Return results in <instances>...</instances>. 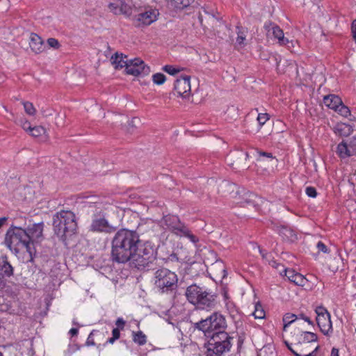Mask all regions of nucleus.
<instances>
[{
	"label": "nucleus",
	"instance_id": "obj_30",
	"mask_svg": "<svg viewBox=\"0 0 356 356\" xmlns=\"http://www.w3.org/2000/svg\"><path fill=\"white\" fill-rule=\"evenodd\" d=\"M163 70L166 73L175 76L183 70L182 67L167 65L163 66Z\"/></svg>",
	"mask_w": 356,
	"mask_h": 356
},
{
	"label": "nucleus",
	"instance_id": "obj_40",
	"mask_svg": "<svg viewBox=\"0 0 356 356\" xmlns=\"http://www.w3.org/2000/svg\"><path fill=\"white\" fill-rule=\"evenodd\" d=\"M17 124L27 133L29 131V130L31 129V124L30 122L24 119V118H22V119H20Z\"/></svg>",
	"mask_w": 356,
	"mask_h": 356
},
{
	"label": "nucleus",
	"instance_id": "obj_4",
	"mask_svg": "<svg viewBox=\"0 0 356 356\" xmlns=\"http://www.w3.org/2000/svg\"><path fill=\"white\" fill-rule=\"evenodd\" d=\"M186 296L191 304L200 309H207L214 304V296L204 287L196 284H192L186 289Z\"/></svg>",
	"mask_w": 356,
	"mask_h": 356
},
{
	"label": "nucleus",
	"instance_id": "obj_32",
	"mask_svg": "<svg viewBox=\"0 0 356 356\" xmlns=\"http://www.w3.org/2000/svg\"><path fill=\"white\" fill-rule=\"evenodd\" d=\"M22 104L24 106V111L26 114L33 116L36 113V109L33 105L32 103L29 102H23Z\"/></svg>",
	"mask_w": 356,
	"mask_h": 356
},
{
	"label": "nucleus",
	"instance_id": "obj_52",
	"mask_svg": "<svg viewBox=\"0 0 356 356\" xmlns=\"http://www.w3.org/2000/svg\"><path fill=\"white\" fill-rule=\"evenodd\" d=\"M69 333L72 335V336H75L78 333V329L77 328H71L69 331Z\"/></svg>",
	"mask_w": 356,
	"mask_h": 356
},
{
	"label": "nucleus",
	"instance_id": "obj_36",
	"mask_svg": "<svg viewBox=\"0 0 356 356\" xmlns=\"http://www.w3.org/2000/svg\"><path fill=\"white\" fill-rule=\"evenodd\" d=\"M259 155L261 158H260L261 161H265V159H269L270 161L272 163V165H277V159L274 158L270 153L267 152H259Z\"/></svg>",
	"mask_w": 356,
	"mask_h": 356
},
{
	"label": "nucleus",
	"instance_id": "obj_29",
	"mask_svg": "<svg viewBox=\"0 0 356 356\" xmlns=\"http://www.w3.org/2000/svg\"><path fill=\"white\" fill-rule=\"evenodd\" d=\"M297 318H298V317L296 316V315H295L293 314L289 313V314H285L283 317V323H284L283 331L286 332L287 327H289V325H291L292 323H293Z\"/></svg>",
	"mask_w": 356,
	"mask_h": 356
},
{
	"label": "nucleus",
	"instance_id": "obj_31",
	"mask_svg": "<svg viewBox=\"0 0 356 356\" xmlns=\"http://www.w3.org/2000/svg\"><path fill=\"white\" fill-rule=\"evenodd\" d=\"M252 315L255 318L262 319L265 317V312L260 305V303L257 302L254 305V311L252 313Z\"/></svg>",
	"mask_w": 356,
	"mask_h": 356
},
{
	"label": "nucleus",
	"instance_id": "obj_5",
	"mask_svg": "<svg viewBox=\"0 0 356 356\" xmlns=\"http://www.w3.org/2000/svg\"><path fill=\"white\" fill-rule=\"evenodd\" d=\"M227 323L224 316L219 313H213L208 318L195 324V327L204 332L207 337H211L218 332H225Z\"/></svg>",
	"mask_w": 356,
	"mask_h": 356
},
{
	"label": "nucleus",
	"instance_id": "obj_18",
	"mask_svg": "<svg viewBox=\"0 0 356 356\" xmlns=\"http://www.w3.org/2000/svg\"><path fill=\"white\" fill-rule=\"evenodd\" d=\"M110 11L114 14H121L128 13L130 6L122 0H113L108 3Z\"/></svg>",
	"mask_w": 356,
	"mask_h": 356
},
{
	"label": "nucleus",
	"instance_id": "obj_44",
	"mask_svg": "<svg viewBox=\"0 0 356 356\" xmlns=\"http://www.w3.org/2000/svg\"><path fill=\"white\" fill-rule=\"evenodd\" d=\"M214 268H219L221 270V275L222 277H225L226 276V271L225 268L221 262L216 263V264L213 266Z\"/></svg>",
	"mask_w": 356,
	"mask_h": 356
},
{
	"label": "nucleus",
	"instance_id": "obj_10",
	"mask_svg": "<svg viewBox=\"0 0 356 356\" xmlns=\"http://www.w3.org/2000/svg\"><path fill=\"white\" fill-rule=\"evenodd\" d=\"M336 154L342 161L356 156V136L343 139L336 147Z\"/></svg>",
	"mask_w": 356,
	"mask_h": 356
},
{
	"label": "nucleus",
	"instance_id": "obj_11",
	"mask_svg": "<svg viewBox=\"0 0 356 356\" xmlns=\"http://www.w3.org/2000/svg\"><path fill=\"white\" fill-rule=\"evenodd\" d=\"M317 324L323 334L330 335L332 333V323L331 316L327 309L323 306H318L315 309Z\"/></svg>",
	"mask_w": 356,
	"mask_h": 356
},
{
	"label": "nucleus",
	"instance_id": "obj_21",
	"mask_svg": "<svg viewBox=\"0 0 356 356\" xmlns=\"http://www.w3.org/2000/svg\"><path fill=\"white\" fill-rule=\"evenodd\" d=\"M334 134L341 137H347L350 135L353 129L352 127L346 123H338L333 128Z\"/></svg>",
	"mask_w": 356,
	"mask_h": 356
},
{
	"label": "nucleus",
	"instance_id": "obj_26",
	"mask_svg": "<svg viewBox=\"0 0 356 356\" xmlns=\"http://www.w3.org/2000/svg\"><path fill=\"white\" fill-rule=\"evenodd\" d=\"M258 356H276L275 348L273 345H266L260 349Z\"/></svg>",
	"mask_w": 356,
	"mask_h": 356
},
{
	"label": "nucleus",
	"instance_id": "obj_41",
	"mask_svg": "<svg viewBox=\"0 0 356 356\" xmlns=\"http://www.w3.org/2000/svg\"><path fill=\"white\" fill-rule=\"evenodd\" d=\"M257 120L259 125L262 126L269 120V115L267 113H259Z\"/></svg>",
	"mask_w": 356,
	"mask_h": 356
},
{
	"label": "nucleus",
	"instance_id": "obj_25",
	"mask_svg": "<svg viewBox=\"0 0 356 356\" xmlns=\"http://www.w3.org/2000/svg\"><path fill=\"white\" fill-rule=\"evenodd\" d=\"M132 339L139 346L145 345L147 342V337L142 331L132 332Z\"/></svg>",
	"mask_w": 356,
	"mask_h": 356
},
{
	"label": "nucleus",
	"instance_id": "obj_39",
	"mask_svg": "<svg viewBox=\"0 0 356 356\" xmlns=\"http://www.w3.org/2000/svg\"><path fill=\"white\" fill-rule=\"evenodd\" d=\"M293 282L298 286H304L307 282V280L301 274L298 273V275H295L294 280Z\"/></svg>",
	"mask_w": 356,
	"mask_h": 356
},
{
	"label": "nucleus",
	"instance_id": "obj_15",
	"mask_svg": "<svg viewBox=\"0 0 356 356\" xmlns=\"http://www.w3.org/2000/svg\"><path fill=\"white\" fill-rule=\"evenodd\" d=\"M159 15L158 10L148 8L136 15V20L143 25H150L154 22Z\"/></svg>",
	"mask_w": 356,
	"mask_h": 356
},
{
	"label": "nucleus",
	"instance_id": "obj_56",
	"mask_svg": "<svg viewBox=\"0 0 356 356\" xmlns=\"http://www.w3.org/2000/svg\"><path fill=\"white\" fill-rule=\"evenodd\" d=\"M115 340L117 339H114V337H112L111 338L108 339L107 342L109 343H113Z\"/></svg>",
	"mask_w": 356,
	"mask_h": 356
},
{
	"label": "nucleus",
	"instance_id": "obj_8",
	"mask_svg": "<svg viewBox=\"0 0 356 356\" xmlns=\"http://www.w3.org/2000/svg\"><path fill=\"white\" fill-rule=\"evenodd\" d=\"M161 225L179 236L188 238L193 243L198 241V238L191 233L190 230L179 221V218L176 216L169 215L163 217Z\"/></svg>",
	"mask_w": 356,
	"mask_h": 356
},
{
	"label": "nucleus",
	"instance_id": "obj_46",
	"mask_svg": "<svg viewBox=\"0 0 356 356\" xmlns=\"http://www.w3.org/2000/svg\"><path fill=\"white\" fill-rule=\"evenodd\" d=\"M317 248L319 251H321L323 252H327V248L326 245L324 243H323L322 242H318L317 243Z\"/></svg>",
	"mask_w": 356,
	"mask_h": 356
},
{
	"label": "nucleus",
	"instance_id": "obj_59",
	"mask_svg": "<svg viewBox=\"0 0 356 356\" xmlns=\"http://www.w3.org/2000/svg\"><path fill=\"white\" fill-rule=\"evenodd\" d=\"M239 199H240V198H238V199H237V202H236L237 203L241 202V201H240V200H239Z\"/></svg>",
	"mask_w": 356,
	"mask_h": 356
},
{
	"label": "nucleus",
	"instance_id": "obj_54",
	"mask_svg": "<svg viewBox=\"0 0 356 356\" xmlns=\"http://www.w3.org/2000/svg\"><path fill=\"white\" fill-rule=\"evenodd\" d=\"M7 218L3 217L0 218V227H1L6 222Z\"/></svg>",
	"mask_w": 356,
	"mask_h": 356
},
{
	"label": "nucleus",
	"instance_id": "obj_9",
	"mask_svg": "<svg viewBox=\"0 0 356 356\" xmlns=\"http://www.w3.org/2000/svg\"><path fill=\"white\" fill-rule=\"evenodd\" d=\"M154 259V250L153 247L148 243H145L143 245L138 246V250L134 255L131 265L138 268L145 267Z\"/></svg>",
	"mask_w": 356,
	"mask_h": 356
},
{
	"label": "nucleus",
	"instance_id": "obj_22",
	"mask_svg": "<svg viewBox=\"0 0 356 356\" xmlns=\"http://www.w3.org/2000/svg\"><path fill=\"white\" fill-rule=\"evenodd\" d=\"M342 102L341 98L334 95L325 96L323 99L324 104L331 109L336 110Z\"/></svg>",
	"mask_w": 356,
	"mask_h": 356
},
{
	"label": "nucleus",
	"instance_id": "obj_53",
	"mask_svg": "<svg viewBox=\"0 0 356 356\" xmlns=\"http://www.w3.org/2000/svg\"><path fill=\"white\" fill-rule=\"evenodd\" d=\"M330 356H339V350L333 348L331 351Z\"/></svg>",
	"mask_w": 356,
	"mask_h": 356
},
{
	"label": "nucleus",
	"instance_id": "obj_20",
	"mask_svg": "<svg viewBox=\"0 0 356 356\" xmlns=\"http://www.w3.org/2000/svg\"><path fill=\"white\" fill-rule=\"evenodd\" d=\"M111 60L115 69L120 70L122 68L126 69L129 59L122 54L116 53L115 55L112 56Z\"/></svg>",
	"mask_w": 356,
	"mask_h": 356
},
{
	"label": "nucleus",
	"instance_id": "obj_17",
	"mask_svg": "<svg viewBox=\"0 0 356 356\" xmlns=\"http://www.w3.org/2000/svg\"><path fill=\"white\" fill-rule=\"evenodd\" d=\"M265 29L268 31V35H272L278 40L280 45H286L289 43V40L284 38L283 31L275 24H265Z\"/></svg>",
	"mask_w": 356,
	"mask_h": 356
},
{
	"label": "nucleus",
	"instance_id": "obj_16",
	"mask_svg": "<svg viewBox=\"0 0 356 356\" xmlns=\"http://www.w3.org/2000/svg\"><path fill=\"white\" fill-rule=\"evenodd\" d=\"M44 223H34L28 227L27 232L29 234V237L32 243L35 245L36 243L40 241L43 238Z\"/></svg>",
	"mask_w": 356,
	"mask_h": 356
},
{
	"label": "nucleus",
	"instance_id": "obj_45",
	"mask_svg": "<svg viewBox=\"0 0 356 356\" xmlns=\"http://www.w3.org/2000/svg\"><path fill=\"white\" fill-rule=\"evenodd\" d=\"M115 325L118 327L117 328H118L120 330H123L124 327L125 325V321H124V319L122 318H118L116 320Z\"/></svg>",
	"mask_w": 356,
	"mask_h": 356
},
{
	"label": "nucleus",
	"instance_id": "obj_51",
	"mask_svg": "<svg viewBox=\"0 0 356 356\" xmlns=\"http://www.w3.org/2000/svg\"><path fill=\"white\" fill-rule=\"evenodd\" d=\"M208 17H209V19L211 21V22L213 24H218V23L221 24L220 22H219L216 18L214 17V16L208 15Z\"/></svg>",
	"mask_w": 356,
	"mask_h": 356
},
{
	"label": "nucleus",
	"instance_id": "obj_58",
	"mask_svg": "<svg viewBox=\"0 0 356 356\" xmlns=\"http://www.w3.org/2000/svg\"><path fill=\"white\" fill-rule=\"evenodd\" d=\"M259 251H260V253H261V254L262 257H264H264H265L264 254H263V252H262V251H261V250H259Z\"/></svg>",
	"mask_w": 356,
	"mask_h": 356
},
{
	"label": "nucleus",
	"instance_id": "obj_43",
	"mask_svg": "<svg viewBox=\"0 0 356 356\" xmlns=\"http://www.w3.org/2000/svg\"><path fill=\"white\" fill-rule=\"evenodd\" d=\"M305 192L306 194L311 197H316L317 195L316 190L314 187H307Z\"/></svg>",
	"mask_w": 356,
	"mask_h": 356
},
{
	"label": "nucleus",
	"instance_id": "obj_34",
	"mask_svg": "<svg viewBox=\"0 0 356 356\" xmlns=\"http://www.w3.org/2000/svg\"><path fill=\"white\" fill-rule=\"evenodd\" d=\"M152 81L156 85H162L165 82L166 77L162 73H156L152 75Z\"/></svg>",
	"mask_w": 356,
	"mask_h": 356
},
{
	"label": "nucleus",
	"instance_id": "obj_37",
	"mask_svg": "<svg viewBox=\"0 0 356 356\" xmlns=\"http://www.w3.org/2000/svg\"><path fill=\"white\" fill-rule=\"evenodd\" d=\"M192 1L193 0H172V2L174 3V6L179 9L187 7Z\"/></svg>",
	"mask_w": 356,
	"mask_h": 356
},
{
	"label": "nucleus",
	"instance_id": "obj_23",
	"mask_svg": "<svg viewBox=\"0 0 356 356\" xmlns=\"http://www.w3.org/2000/svg\"><path fill=\"white\" fill-rule=\"evenodd\" d=\"M220 189L222 193H225L226 191L230 192L232 197L236 198L237 195H239L238 189L234 184H229L228 182H223L220 186Z\"/></svg>",
	"mask_w": 356,
	"mask_h": 356
},
{
	"label": "nucleus",
	"instance_id": "obj_19",
	"mask_svg": "<svg viewBox=\"0 0 356 356\" xmlns=\"http://www.w3.org/2000/svg\"><path fill=\"white\" fill-rule=\"evenodd\" d=\"M29 46L35 54L42 52L45 48L42 38L38 35L33 33L29 36Z\"/></svg>",
	"mask_w": 356,
	"mask_h": 356
},
{
	"label": "nucleus",
	"instance_id": "obj_2",
	"mask_svg": "<svg viewBox=\"0 0 356 356\" xmlns=\"http://www.w3.org/2000/svg\"><path fill=\"white\" fill-rule=\"evenodd\" d=\"M6 243L16 255L24 254L26 261H33L36 252L27 231L19 227H10L6 234Z\"/></svg>",
	"mask_w": 356,
	"mask_h": 356
},
{
	"label": "nucleus",
	"instance_id": "obj_13",
	"mask_svg": "<svg viewBox=\"0 0 356 356\" xmlns=\"http://www.w3.org/2000/svg\"><path fill=\"white\" fill-rule=\"evenodd\" d=\"M127 74L133 76L146 75L150 72L149 67L139 58L129 59L125 69Z\"/></svg>",
	"mask_w": 356,
	"mask_h": 356
},
{
	"label": "nucleus",
	"instance_id": "obj_33",
	"mask_svg": "<svg viewBox=\"0 0 356 356\" xmlns=\"http://www.w3.org/2000/svg\"><path fill=\"white\" fill-rule=\"evenodd\" d=\"M335 111L345 118H348L350 115V111L349 110L348 107L343 104V102L339 104V107H337Z\"/></svg>",
	"mask_w": 356,
	"mask_h": 356
},
{
	"label": "nucleus",
	"instance_id": "obj_7",
	"mask_svg": "<svg viewBox=\"0 0 356 356\" xmlns=\"http://www.w3.org/2000/svg\"><path fill=\"white\" fill-rule=\"evenodd\" d=\"M177 274L168 268H161L154 273V285L162 292L172 291L177 286Z\"/></svg>",
	"mask_w": 356,
	"mask_h": 356
},
{
	"label": "nucleus",
	"instance_id": "obj_27",
	"mask_svg": "<svg viewBox=\"0 0 356 356\" xmlns=\"http://www.w3.org/2000/svg\"><path fill=\"white\" fill-rule=\"evenodd\" d=\"M30 136L33 137H40L46 134L45 129L42 126L31 127L27 132Z\"/></svg>",
	"mask_w": 356,
	"mask_h": 356
},
{
	"label": "nucleus",
	"instance_id": "obj_47",
	"mask_svg": "<svg viewBox=\"0 0 356 356\" xmlns=\"http://www.w3.org/2000/svg\"><path fill=\"white\" fill-rule=\"evenodd\" d=\"M282 234H283L284 236L289 238L293 235V232L290 229H288L286 228H284L282 231Z\"/></svg>",
	"mask_w": 356,
	"mask_h": 356
},
{
	"label": "nucleus",
	"instance_id": "obj_50",
	"mask_svg": "<svg viewBox=\"0 0 356 356\" xmlns=\"http://www.w3.org/2000/svg\"><path fill=\"white\" fill-rule=\"evenodd\" d=\"M300 318L304 320L305 322L308 323L309 325H313V321L309 317L305 316L304 314H300Z\"/></svg>",
	"mask_w": 356,
	"mask_h": 356
},
{
	"label": "nucleus",
	"instance_id": "obj_35",
	"mask_svg": "<svg viewBox=\"0 0 356 356\" xmlns=\"http://www.w3.org/2000/svg\"><path fill=\"white\" fill-rule=\"evenodd\" d=\"M245 34L243 31H238V35L236 40V45L238 48H242L245 46Z\"/></svg>",
	"mask_w": 356,
	"mask_h": 356
},
{
	"label": "nucleus",
	"instance_id": "obj_60",
	"mask_svg": "<svg viewBox=\"0 0 356 356\" xmlns=\"http://www.w3.org/2000/svg\"><path fill=\"white\" fill-rule=\"evenodd\" d=\"M0 356H3V355H2V353H0Z\"/></svg>",
	"mask_w": 356,
	"mask_h": 356
},
{
	"label": "nucleus",
	"instance_id": "obj_55",
	"mask_svg": "<svg viewBox=\"0 0 356 356\" xmlns=\"http://www.w3.org/2000/svg\"><path fill=\"white\" fill-rule=\"evenodd\" d=\"M287 46V47L289 49H291V48H293L294 47V42L293 41H289V43L287 44H286Z\"/></svg>",
	"mask_w": 356,
	"mask_h": 356
},
{
	"label": "nucleus",
	"instance_id": "obj_28",
	"mask_svg": "<svg viewBox=\"0 0 356 356\" xmlns=\"http://www.w3.org/2000/svg\"><path fill=\"white\" fill-rule=\"evenodd\" d=\"M300 340L302 342L311 343L317 340V336L311 332H302L300 335Z\"/></svg>",
	"mask_w": 356,
	"mask_h": 356
},
{
	"label": "nucleus",
	"instance_id": "obj_12",
	"mask_svg": "<svg viewBox=\"0 0 356 356\" xmlns=\"http://www.w3.org/2000/svg\"><path fill=\"white\" fill-rule=\"evenodd\" d=\"M93 232L112 233L115 231L116 227L110 223L102 214H95L89 228Z\"/></svg>",
	"mask_w": 356,
	"mask_h": 356
},
{
	"label": "nucleus",
	"instance_id": "obj_42",
	"mask_svg": "<svg viewBox=\"0 0 356 356\" xmlns=\"http://www.w3.org/2000/svg\"><path fill=\"white\" fill-rule=\"evenodd\" d=\"M47 44L49 47L54 48V49H58L59 47L58 41L56 39L53 38H49L47 40Z\"/></svg>",
	"mask_w": 356,
	"mask_h": 356
},
{
	"label": "nucleus",
	"instance_id": "obj_38",
	"mask_svg": "<svg viewBox=\"0 0 356 356\" xmlns=\"http://www.w3.org/2000/svg\"><path fill=\"white\" fill-rule=\"evenodd\" d=\"M282 268V270H280V274L282 275L283 273H284V275L288 277V279L293 282V280H294L295 275H298V273L295 272V270L292 269H286L284 268L283 266H281Z\"/></svg>",
	"mask_w": 356,
	"mask_h": 356
},
{
	"label": "nucleus",
	"instance_id": "obj_6",
	"mask_svg": "<svg viewBox=\"0 0 356 356\" xmlns=\"http://www.w3.org/2000/svg\"><path fill=\"white\" fill-rule=\"evenodd\" d=\"M206 345V356H223L229 353L231 347V337L227 332L213 334Z\"/></svg>",
	"mask_w": 356,
	"mask_h": 356
},
{
	"label": "nucleus",
	"instance_id": "obj_57",
	"mask_svg": "<svg viewBox=\"0 0 356 356\" xmlns=\"http://www.w3.org/2000/svg\"><path fill=\"white\" fill-rule=\"evenodd\" d=\"M56 124L58 125V126H60V125H63L62 123H60V122L57 121L56 122Z\"/></svg>",
	"mask_w": 356,
	"mask_h": 356
},
{
	"label": "nucleus",
	"instance_id": "obj_3",
	"mask_svg": "<svg viewBox=\"0 0 356 356\" xmlns=\"http://www.w3.org/2000/svg\"><path fill=\"white\" fill-rule=\"evenodd\" d=\"M55 234L62 239L75 234L77 228L75 215L70 211H61L54 216Z\"/></svg>",
	"mask_w": 356,
	"mask_h": 356
},
{
	"label": "nucleus",
	"instance_id": "obj_49",
	"mask_svg": "<svg viewBox=\"0 0 356 356\" xmlns=\"http://www.w3.org/2000/svg\"><path fill=\"white\" fill-rule=\"evenodd\" d=\"M351 30H352L353 36L354 39L356 40V20H354L352 22Z\"/></svg>",
	"mask_w": 356,
	"mask_h": 356
},
{
	"label": "nucleus",
	"instance_id": "obj_24",
	"mask_svg": "<svg viewBox=\"0 0 356 356\" xmlns=\"http://www.w3.org/2000/svg\"><path fill=\"white\" fill-rule=\"evenodd\" d=\"M13 273L12 266L6 260L0 263V274L3 276L10 277Z\"/></svg>",
	"mask_w": 356,
	"mask_h": 356
},
{
	"label": "nucleus",
	"instance_id": "obj_1",
	"mask_svg": "<svg viewBox=\"0 0 356 356\" xmlns=\"http://www.w3.org/2000/svg\"><path fill=\"white\" fill-rule=\"evenodd\" d=\"M139 237L132 231L122 229L115 236L112 245V256L118 263L129 261L131 264L134 255L138 250Z\"/></svg>",
	"mask_w": 356,
	"mask_h": 356
},
{
	"label": "nucleus",
	"instance_id": "obj_48",
	"mask_svg": "<svg viewBox=\"0 0 356 356\" xmlns=\"http://www.w3.org/2000/svg\"><path fill=\"white\" fill-rule=\"evenodd\" d=\"M112 335H113V337H114V339H118L120 336V329L114 328L112 331Z\"/></svg>",
	"mask_w": 356,
	"mask_h": 356
},
{
	"label": "nucleus",
	"instance_id": "obj_14",
	"mask_svg": "<svg viewBox=\"0 0 356 356\" xmlns=\"http://www.w3.org/2000/svg\"><path fill=\"white\" fill-rule=\"evenodd\" d=\"M174 90L179 96L183 98L189 97L191 90V76L185 75L177 79L175 82Z\"/></svg>",
	"mask_w": 356,
	"mask_h": 356
}]
</instances>
